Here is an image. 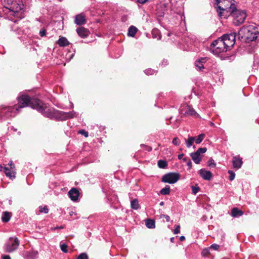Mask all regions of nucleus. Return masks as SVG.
Instances as JSON below:
<instances>
[{
  "label": "nucleus",
  "instance_id": "44",
  "mask_svg": "<svg viewBox=\"0 0 259 259\" xmlns=\"http://www.w3.org/2000/svg\"><path fill=\"white\" fill-rule=\"evenodd\" d=\"M9 165L10 166L11 169H14L15 168V164L12 161H10Z\"/></svg>",
  "mask_w": 259,
  "mask_h": 259
},
{
  "label": "nucleus",
  "instance_id": "12",
  "mask_svg": "<svg viewBox=\"0 0 259 259\" xmlns=\"http://www.w3.org/2000/svg\"><path fill=\"white\" fill-rule=\"evenodd\" d=\"M184 108L186 109V111H184L183 108H181L180 109V112L181 114L195 116H198V114L195 112V111L193 109L191 108L190 106L185 105Z\"/></svg>",
  "mask_w": 259,
  "mask_h": 259
},
{
  "label": "nucleus",
  "instance_id": "16",
  "mask_svg": "<svg viewBox=\"0 0 259 259\" xmlns=\"http://www.w3.org/2000/svg\"><path fill=\"white\" fill-rule=\"evenodd\" d=\"M76 32L78 35L82 38L87 37L90 34L89 30L83 27H78L76 29Z\"/></svg>",
  "mask_w": 259,
  "mask_h": 259
},
{
  "label": "nucleus",
  "instance_id": "40",
  "mask_svg": "<svg viewBox=\"0 0 259 259\" xmlns=\"http://www.w3.org/2000/svg\"><path fill=\"white\" fill-rule=\"evenodd\" d=\"M208 165L210 167H215V163L213 159H210L208 161Z\"/></svg>",
  "mask_w": 259,
  "mask_h": 259
},
{
  "label": "nucleus",
  "instance_id": "53",
  "mask_svg": "<svg viewBox=\"0 0 259 259\" xmlns=\"http://www.w3.org/2000/svg\"><path fill=\"white\" fill-rule=\"evenodd\" d=\"M160 38H161V36L159 35L158 37H157V39H160Z\"/></svg>",
  "mask_w": 259,
  "mask_h": 259
},
{
  "label": "nucleus",
  "instance_id": "3",
  "mask_svg": "<svg viewBox=\"0 0 259 259\" xmlns=\"http://www.w3.org/2000/svg\"><path fill=\"white\" fill-rule=\"evenodd\" d=\"M4 7L10 12L17 13L22 9L21 0H3Z\"/></svg>",
  "mask_w": 259,
  "mask_h": 259
},
{
  "label": "nucleus",
  "instance_id": "25",
  "mask_svg": "<svg viewBox=\"0 0 259 259\" xmlns=\"http://www.w3.org/2000/svg\"><path fill=\"white\" fill-rule=\"evenodd\" d=\"M131 206L132 208L134 209H138L139 208V204L138 200L137 199H135L131 202Z\"/></svg>",
  "mask_w": 259,
  "mask_h": 259
},
{
  "label": "nucleus",
  "instance_id": "30",
  "mask_svg": "<svg viewBox=\"0 0 259 259\" xmlns=\"http://www.w3.org/2000/svg\"><path fill=\"white\" fill-rule=\"evenodd\" d=\"M158 165L160 168H163L166 167V166L167 165V163L165 161L160 160L158 162Z\"/></svg>",
  "mask_w": 259,
  "mask_h": 259
},
{
  "label": "nucleus",
  "instance_id": "2",
  "mask_svg": "<svg viewBox=\"0 0 259 259\" xmlns=\"http://www.w3.org/2000/svg\"><path fill=\"white\" fill-rule=\"evenodd\" d=\"M239 37L243 41L249 42L255 40L259 36V32L253 25L242 27L238 32Z\"/></svg>",
  "mask_w": 259,
  "mask_h": 259
},
{
  "label": "nucleus",
  "instance_id": "38",
  "mask_svg": "<svg viewBox=\"0 0 259 259\" xmlns=\"http://www.w3.org/2000/svg\"><path fill=\"white\" fill-rule=\"evenodd\" d=\"M172 143L174 145L177 146L179 145L180 144V141L179 140L177 137H176L173 139Z\"/></svg>",
  "mask_w": 259,
  "mask_h": 259
},
{
  "label": "nucleus",
  "instance_id": "21",
  "mask_svg": "<svg viewBox=\"0 0 259 259\" xmlns=\"http://www.w3.org/2000/svg\"><path fill=\"white\" fill-rule=\"evenodd\" d=\"M243 212L242 211L238 209V208L235 207L231 210V216L234 218H237L242 215Z\"/></svg>",
  "mask_w": 259,
  "mask_h": 259
},
{
  "label": "nucleus",
  "instance_id": "37",
  "mask_svg": "<svg viewBox=\"0 0 259 259\" xmlns=\"http://www.w3.org/2000/svg\"><path fill=\"white\" fill-rule=\"evenodd\" d=\"M192 190L193 193L196 194L199 191V188L197 186H192Z\"/></svg>",
  "mask_w": 259,
  "mask_h": 259
},
{
  "label": "nucleus",
  "instance_id": "51",
  "mask_svg": "<svg viewBox=\"0 0 259 259\" xmlns=\"http://www.w3.org/2000/svg\"><path fill=\"white\" fill-rule=\"evenodd\" d=\"M185 239V237L184 236H181V237H180V241H184Z\"/></svg>",
  "mask_w": 259,
  "mask_h": 259
},
{
  "label": "nucleus",
  "instance_id": "35",
  "mask_svg": "<svg viewBox=\"0 0 259 259\" xmlns=\"http://www.w3.org/2000/svg\"><path fill=\"white\" fill-rule=\"evenodd\" d=\"M228 173L230 175L229 180L231 181L234 180L235 177V174L232 170H229L228 171Z\"/></svg>",
  "mask_w": 259,
  "mask_h": 259
},
{
  "label": "nucleus",
  "instance_id": "24",
  "mask_svg": "<svg viewBox=\"0 0 259 259\" xmlns=\"http://www.w3.org/2000/svg\"><path fill=\"white\" fill-rule=\"evenodd\" d=\"M137 31V29L135 26H131L128 31V35L131 36H134Z\"/></svg>",
  "mask_w": 259,
  "mask_h": 259
},
{
  "label": "nucleus",
  "instance_id": "29",
  "mask_svg": "<svg viewBox=\"0 0 259 259\" xmlns=\"http://www.w3.org/2000/svg\"><path fill=\"white\" fill-rule=\"evenodd\" d=\"M2 219L4 222H8L10 219V213L8 212H4Z\"/></svg>",
  "mask_w": 259,
  "mask_h": 259
},
{
  "label": "nucleus",
  "instance_id": "31",
  "mask_svg": "<svg viewBox=\"0 0 259 259\" xmlns=\"http://www.w3.org/2000/svg\"><path fill=\"white\" fill-rule=\"evenodd\" d=\"M39 212L41 213H48L49 212V209L47 206L42 207L41 206L39 207Z\"/></svg>",
  "mask_w": 259,
  "mask_h": 259
},
{
  "label": "nucleus",
  "instance_id": "4",
  "mask_svg": "<svg viewBox=\"0 0 259 259\" xmlns=\"http://www.w3.org/2000/svg\"><path fill=\"white\" fill-rule=\"evenodd\" d=\"M210 49L215 55H218L221 53L226 52L228 50L221 37L213 41L211 45Z\"/></svg>",
  "mask_w": 259,
  "mask_h": 259
},
{
  "label": "nucleus",
  "instance_id": "48",
  "mask_svg": "<svg viewBox=\"0 0 259 259\" xmlns=\"http://www.w3.org/2000/svg\"><path fill=\"white\" fill-rule=\"evenodd\" d=\"M208 251H209V250H208V249H204V250H203V251H202V254H206V253H208Z\"/></svg>",
  "mask_w": 259,
  "mask_h": 259
},
{
  "label": "nucleus",
  "instance_id": "18",
  "mask_svg": "<svg viewBox=\"0 0 259 259\" xmlns=\"http://www.w3.org/2000/svg\"><path fill=\"white\" fill-rule=\"evenodd\" d=\"M75 23L77 25H82L85 23V16L82 14H78L76 16L75 19Z\"/></svg>",
  "mask_w": 259,
  "mask_h": 259
},
{
  "label": "nucleus",
  "instance_id": "39",
  "mask_svg": "<svg viewBox=\"0 0 259 259\" xmlns=\"http://www.w3.org/2000/svg\"><path fill=\"white\" fill-rule=\"evenodd\" d=\"M180 232V225H177L176 228L174 230V233L175 234H177L179 233Z\"/></svg>",
  "mask_w": 259,
  "mask_h": 259
},
{
  "label": "nucleus",
  "instance_id": "17",
  "mask_svg": "<svg viewBox=\"0 0 259 259\" xmlns=\"http://www.w3.org/2000/svg\"><path fill=\"white\" fill-rule=\"evenodd\" d=\"M199 174L204 179L209 180L212 177V174L210 171L201 169L199 170Z\"/></svg>",
  "mask_w": 259,
  "mask_h": 259
},
{
  "label": "nucleus",
  "instance_id": "49",
  "mask_svg": "<svg viewBox=\"0 0 259 259\" xmlns=\"http://www.w3.org/2000/svg\"><path fill=\"white\" fill-rule=\"evenodd\" d=\"M187 165L189 166V168H190L192 166V162L190 160L188 161L187 162Z\"/></svg>",
  "mask_w": 259,
  "mask_h": 259
},
{
  "label": "nucleus",
  "instance_id": "34",
  "mask_svg": "<svg viewBox=\"0 0 259 259\" xmlns=\"http://www.w3.org/2000/svg\"><path fill=\"white\" fill-rule=\"evenodd\" d=\"M206 150L207 148L206 147L200 148L196 151V152L200 155L201 154L205 153Z\"/></svg>",
  "mask_w": 259,
  "mask_h": 259
},
{
  "label": "nucleus",
  "instance_id": "15",
  "mask_svg": "<svg viewBox=\"0 0 259 259\" xmlns=\"http://www.w3.org/2000/svg\"><path fill=\"white\" fill-rule=\"evenodd\" d=\"M242 159L239 156H234L232 158V164L233 168L236 169H239L242 165Z\"/></svg>",
  "mask_w": 259,
  "mask_h": 259
},
{
  "label": "nucleus",
  "instance_id": "32",
  "mask_svg": "<svg viewBox=\"0 0 259 259\" xmlns=\"http://www.w3.org/2000/svg\"><path fill=\"white\" fill-rule=\"evenodd\" d=\"M76 259H89V256L86 253L83 252L79 254Z\"/></svg>",
  "mask_w": 259,
  "mask_h": 259
},
{
  "label": "nucleus",
  "instance_id": "33",
  "mask_svg": "<svg viewBox=\"0 0 259 259\" xmlns=\"http://www.w3.org/2000/svg\"><path fill=\"white\" fill-rule=\"evenodd\" d=\"M67 247V245H66L65 243L60 244V248L61 250L65 253L68 252Z\"/></svg>",
  "mask_w": 259,
  "mask_h": 259
},
{
  "label": "nucleus",
  "instance_id": "13",
  "mask_svg": "<svg viewBox=\"0 0 259 259\" xmlns=\"http://www.w3.org/2000/svg\"><path fill=\"white\" fill-rule=\"evenodd\" d=\"M4 170L5 173L7 177L13 179L15 178V174L16 172L14 169H9L7 167H3L2 165H0V171Z\"/></svg>",
  "mask_w": 259,
  "mask_h": 259
},
{
  "label": "nucleus",
  "instance_id": "19",
  "mask_svg": "<svg viewBox=\"0 0 259 259\" xmlns=\"http://www.w3.org/2000/svg\"><path fill=\"white\" fill-rule=\"evenodd\" d=\"M206 62L205 58H201L199 60L196 61L195 65L196 68L198 71H201L204 69L203 63Z\"/></svg>",
  "mask_w": 259,
  "mask_h": 259
},
{
  "label": "nucleus",
  "instance_id": "43",
  "mask_svg": "<svg viewBox=\"0 0 259 259\" xmlns=\"http://www.w3.org/2000/svg\"><path fill=\"white\" fill-rule=\"evenodd\" d=\"M160 218H165L167 222H169L170 221V217L166 214H161L160 215Z\"/></svg>",
  "mask_w": 259,
  "mask_h": 259
},
{
  "label": "nucleus",
  "instance_id": "46",
  "mask_svg": "<svg viewBox=\"0 0 259 259\" xmlns=\"http://www.w3.org/2000/svg\"><path fill=\"white\" fill-rule=\"evenodd\" d=\"M158 34L159 33V31L157 30V29H154L152 30V34H153V37H155L154 36V34Z\"/></svg>",
  "mask_w": 259,
  "mask_h": 259
},
{
  "label": "nucleus",
  "instance_id": "10",
  "mask_svg": "<svg viewBox=\"0 0 259 259\" xmlns=\"http://www.w3.org/2000/svg\"><path fill=\"white\" fill-rule=\"evenodd\" d=\"M218 6H222L225 8L224 11H226L227 9H235V5L233 0H217Z\"/></svg>",
  "mask_w": 259,
  "mask_h": 259
},
{
  "label": "nucleus",
  "instance_id": "47",
  "mask_svg": "<svg viewBox=\"0 0 259 259\" xmlns=\"http://www.w3.org/2000/svg\"><path fill=\"white\" fill-rule=\"evenodd\" d=\"M2 259H11V257L9 255H3L2 256Z\"/></svg>",
  "mask_w": 259,
  "mask_h": 259
},
{
  "label": "nucleus",
  "instance_id": "45",
  "mask_svg": "<svg viewBox=\"0 0 259 259\" xmlns=\"http://www.w3.org/2000/svg\"><path fill=\"white\" fill-rule=\"evenodd\" d=\"M39 34L41 36L43 37L46 34V31L45 30H41L39 32Z\"/></svg>",
  "mask_w": 259,
  "mask_h": 259
},
{
  "label": "nucleus",
  "instance_id": "9",
  "mask_svg": "<svg viewBox=\"0 0 259 259\" xmlns=\"http://www.w3.org/2000/svg\"><path fill=\"white\" fill-rule=\"evenodd\" d=\"M225 8L222 6H218L217 7V11L219 16L221 18H227L230 15L232 16V12L234 9H227L226 11H224Z\"/></svg>",
  "mask_w": 259,
  "mask_h": 259
},
{
  "label": "nucleus",
  "instance_id": "28",
  "mask_svg": "<svg viewBox=\"0 0 259 259\" xmlns=\"http://www.w3.org/2000/svg\"><path fill=\"white\" fill-rule=\"evenodd\" d=\"M204 137L205 135L204 134L199 135L197 138L195 137V142L197 144H200L203 140Z\"/></svg>",
  "mask_w": 259,
  "mask_h": 259
},
{
  "label": "nucleus",
  "instance_id": "6",
  "mask_svg": "<svg viewBox=\"0 0 259 259\" xmlns=\"http://www.w3.org/2000/svg\"><path fill=\"white\" fill-rule=\"evenodd\" d=\"M19 245V241L18 238L10 237L5 244L4 249L8 252H13L18 248Z\"/></svg>",
  "mask_w": 259,
  "mask_h": 259
},
{
  "label": "nucleus",
  "instance_id": "50",
  "mask_svg": "<svg viewBox=\"0 0 259 259\" xmlns=\"http://www.w3.org/2000/svg\"><path fill=\"white\" fill-rule=\"evenodd\" d=\"M148 0H138L139 3L141 4H144L146 3Z\"/></svg>",
  "mask_w": 259,
  "mask_h": 259
},
{
  "label": "nucleus",
  "instance_id": "8",
  "mask_svg": "<svg viewBox=\"0 0 259 259\" xmlns=\"http://www.w3.org/2000/svg\"><path fill=\"white\" fill-rule=\"evenodd\" d=\"M180 179V175L177 173L170 172L163 176L162 181L169 184L176 183Z\"/></svg>",
  "mask_w": 259,
  "mask_h": 259
},
{
  "label": "nucleus",
  "instance_id": "41",
  "mask_svg": "<svg viewBox=\"0 0 259 259\" xmlns=\"http://www.w3.org/2000/svg\"><path fill=\"white\" fill-rule=\"evenodd\" d=\"M219 247L220 246L218 244H213L210 246V248H212L215 250H217L219 249Z\"/></svg>",
  "mask_w": 259,
  "mask_h": 259
},
{
  "label": "nucleus",
  "instance_id": "11",
  "mask_svg": "<svg viewBox=\"0 0 259 259\" xmlns=\"http://www.w3.org/2000/svg\"><path fill=\"white\" fill-rule=\"evenodd\" d=\"M23 256L25 259H36L38 256V252L32 249L29 251H26L23 254Z\"/></svg>",
  "mask_w": 259,
  "mask_h": 259
},
{
  "label": "nucleus",
  "instance_id": "1",
  "mask_svg": "<svg viewBox=\"0 0 259 259\" xmlns=\"http://www.w3.org/2000/svg\"><path fill=\"white\" fill-rule=\"evenodd\" d=\"M18 104L14 106H2L0 107V119H6L15 116L20 109L30 106L36 109L43 115L50 118L57 120H66L72 118L77 116L75 112L72 111L65 112L56 110L53 108H49L46 104L36 99H31L29 96L23 95L18 98Z\"/></svg>",
  "mask_w": 259,
  "mask_h": 259
},
{
  "label": "nucleus",
  "instance_id": "54",
  "mask_svg": "<svg viewBox=\"0 0 259 259\" xmlns=\"http://www.w3.org/2000/svg\"><path fill=\"white\" fill-rule=\"evenodd\" d=\"M163 204V202H161L160 203V205H162Z\"/></svg>",
  "mask_w": 259,
  "mask_h": 259
},
{
  "label": "nucleus",
  "instance_id": "57",
  "mask_svg": "<svg viewBox=\"0 0 259 259\" xmlns=\"http://www.w3.org/2000/svg\"><path fill=\"white\" fill-rule=\"evenodd\" d=\"M258 90H259V88H258Z\"/></svg>",
  "mask_w": 259,
  "mask_h": 259
},
{
  "label": "nucleus",
  "instance_id": "14",
  "mask_svg": "<svg viewBox=\"0 0 259 259\" xmlns=\"http://www.w3.org/2000/svg\"><path fill=\"white\" fill-rule=\"evenodd\" d=\"M68 195L71 200L75 201L78 199L79 192L76 188H73L68 192Z\"/></svg>",
  "mask_w": 259,
  "mask_h": 259
},
{
  "label": "nucleus",
  "instance_id": "56",
  "mask_svg": "<svg viewBox=\"0 0 259 259\" xmlns=\"http://www.w3.org/2000/svg\"><path fill=\"white\" fill-rule=\"evenodd\" d=\"M183 160H184V161H186V158H184L183 159Z\"/></svg>",
  "mask_w": 259,
  "mask_h": 259
},
{
  "label": "nucleus",
  "instance_id": "7",
  "mask_svg": "<svg viewBox=\"0 0 259 259\" xmlns=\"http://www.w3.org/2000/svg\"><path fill=\"white\" fill-rule=\"evenodd\" d=\"M236 34L234 33L224 34L221 37V38L224 42V44L227 48H228V50L234 45L235 42Z\"/></svg>",
  "mask_w": 259,
  "mask_h": 259
},
{
  "label": "nucleus",
  "instance_id": "52",
  "mask_svg": "<svg viewBox=\"0 0 259 259\" xmlns=\"http://www.w3.org/2000/svg\"><path fill=\"white\" fill-rule=\"evenodd\" d=\"M183 156H184V154H180V155H178V158H179V159H182V157H183Z\"/></svg>",
  "mask_w": 259,
  "mask_h": 259
},
{
  "label": "nucleus",
  "instance_id": "5",
  "mask_svg": "<svg viewBox=\"0 0 259 259\" xmlns=\"http://www.w3.org/2000/svg\"><path fill=\"white\" fill-rule=\"evenodd\" d=\"M232 17L233 18V22L236 26L242 24L246 17V13L245 11L236 9V8L232 12Z\"/></svg>",
  "mask_w": 259,
  "mask_h": 259
},
{
  "label": "nucleus",
  "instance_id": "26",
  "mask_svg": "<svg viewBox=\"0 0 259 259\" xmlns=\"http://www.w3.org/2000/svg\"><path fill=\"white\" fill-rule=\"evenodd\" d=\"M195 137H190L188 140H185L186 144L188 148H190L195 141Z\"/></svg>",
  "mask_w": 259,
  "mask_h": 259
},
{
  "label": "nucleus",
  "instance_id": "42",
  "mask_svg": "<svg viewBox=\"0 0 259 259\" xmlns=\"http://www.w3.org/2000/svg\"><path fill=\"white\" fill-rule=\"evenodd\" d=\"M78 133L84 135L85 137H88L89 136L88 133L84 130H80L78 132Z\"/></svg>",
  "mask_w": 259,
  "mask_h": 259
},
{
  "label": "nucleus",
  "instance_id": "27",
  "mask_svg": "<svg viewBox=\"0 0 259 259\" xmlns=\"http://www.w3.org/2000/svg\"><path fill=\"white\" fill-rule=\"evenodd\" d=\"M170 193V187L168 185L162 188L160 191V193L162 195H168Z\"/></svg>",
  "mask_w": 259,
  "mask_h": 259
},
{
  "label": "nucleus",
  "instance_id": "36",
  "mask_svg": "<svg viewBox=\"0 0 259 259\" xmlns=\"http://www.w3.org/2000/svg\"><path fill=\"white\" fill-rule=\"evenodd\" d=\"M155 71L152 69H148L145 70V73L147 75H152L155 73Z\"/></svg>",
  "mask_w": 259,
  "mask_h": 259
},
{
  "label": "nucleus",
  "instance_id": "55",
  "mask_svg": "<svg viewBox=\"0 0 259 259\" xmlns=\"http://www.w3.org/2000/svg\"><path fill=\"white\" fill-rule=\"evenodd\" d=\"M174 239V238H171L170 239L171 241V242H172Z\"/></svg>",
  "mask_w": 259,
  "mask_h": 259
},
{
  "label": "nucleus",
  "instance_id": "23",
  "mask_svg": "<svg viewBox=\"0 0 259 259\" xmlns=\"http://www.w3.org/2000/svg\"><path fill=\"white\" fill-rule=\"evenodd\" d=\"M146 226L149 229H153L155 227V222L150 219H148L146 222Z\"/></svg>",
  "mask_w": 259,
  "mask_h": 259
},
{
  "label": "nucleus",
  "instance_id": "22",
  "mask_svg": "<svg viewBox=\"0 0 259 259\" xmlns=\"http://www.w3.org/2000/svg\"><path fill=\"white\" fill-rule=\"evenodd\" d=\"M58 44L60 47H65L68 46L69 42L66 37L62 36L58 40Z\"/></svg>",
  "mask_w": 259,
  "mask_h": 259
},
{
  "label": "nucleus",
  "instance_id": "20",
  "mask_svg": "<svg viewBox=\"0 0 259 259\" xmlns=\"http://www.w3.org/2000/svg\"><path fill=\"white\" fill-rule=\"evenodd\" d=\"M191 157L196 164H199L202 158L201 155L198 154L196 152L192 153L191 154Z\"/></svg>",
  "mask_w": 259,
  "mask_h": 259
}]
</instances>
